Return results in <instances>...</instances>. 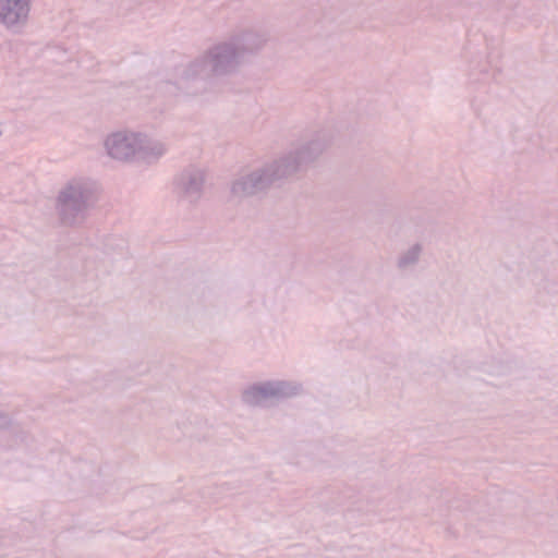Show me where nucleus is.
<instances>
[{"instance_id":"nucleus-3","label":"nucleus","mask_w":558,"mask_h":558,"mask_svg":"<svg viewBox=\"0 0 558 558\" xmlns=\"http://www.w3.org/2000/svg\"><path fill=\"white\" fill-rule=\"evenodd\" d=\"M99 196L98 184L86 178H74L64 184L56 198V210L63 226L83 223Z\"/></svg>"},{"instance_id":"nucleus-5","label":"nucleus","mask_w":558,"mask_h":558,"mask_svg":"<svg viewBox=\"0 0 558 558\" xmlns=\"http://www.w3.org/2000/svg\"><path fill=\"white\" fill-rule=\"evenodd\" d=\"M302 390V385L293 380H265L252 384L243 389L241 400L248 407L268 408L299 396Z\"/></svg>"},{"instance_id":"nucleus-4","label":"nucleus","mask_w":558,"mask_h":558,"mask_svg":"<svg viewBox=\"0 0 558 558\" xmlns=\"http://www.w3.org/2000/svg\"><path fill=\"white\" fill-rule=\"evenodd\" d=\"M105 147L111 158L121 161H128L136 155L143 158H158L166 151L160 142L151 141L140 133L122 131L109 135L105 141Z\"/></svg>"},{"instance_id":"nucleus-6","label":"nucleus","mask_w":558,"mask_h":558,"mask_svg":"<svg viewBox=\"0 0 558 558\" xmlns=\"http://www.w3.org/2000/svg\"><path fill=\"white\" fill-rule=\"evenodd\" d=\"M228 38L246 63L265 47L269 35L259 27H243L234 31Z\"/></svg>"},{"instance_id":"nucleus-9","label":"nucleus","mask_w":558,"mask_h":558,"mask_svg":"<svg viewBox=\"0 0 558 558\" xmlns=\"http://www.w3.org/2000/svg\"><path fill=\"white\" fill-rule=\"evenodd\" d=\"M0 428L10 430L13 446L27 445L31 440L28 432L2 410H0Z\"/></svg>"},{"instance_id":"nucleus-11","label":"nucleus","mask_w":558,"mask_h":558,"mask_svg":"<svg viewBox=\"0 0 558 558\" xmlns=\"http://www.w3.org/2000/svg\"><path fill=\"white\" fill-rule=\"evenodd\" d=\"M8 544L7 539L3 537L1 541H0V546H5Z\"/></svg>"},{"instance_id":"nucleus-7","label":"nucleus","mask_w":558,"mask_h":558,"mask_svg":"<svg viewBox=\"0 0 558 558\" xmlns=\"http://www.w3.org/2000/svg\"><path fill=\"white\" fill-rule=\"evenodd\" d=\"M206 175L196 167L184 169L175 179V192L181 202L195 205L203 195Z\"/></svg>"},{"instance_id":"nucleus-10","label":"nucleus","mask_w":558,"mask_h":558,"mask_svg":"<svg viewBox=\"0 0 558 558\" xmlns=\"http://www.w3.org/2000/svg\"><path fill=\"white\" fill-rule=\"evenodd\" d=\"M422 254V245L416 243L402 252L397 260V267L401 271L413 269L420 260Z\"/></svg>"},{"instance_id":"nucleus-1","label":"nucleus","mask_w":558,"mask_h":558,"mask_svg":"<svg viewBox=\"0 0 558 558\" xmlns=\"http://www.w3.org/2000/svg\"><path fill=\"white\" fill-rule=\"evenodd\" d=\"M331 141L332 133L329 130L312 133L289 151L235 179L231 185L232 195L253 196L305 172L330 146Z\"/></svg>"},{"instance_id":"nucleus-2","label":"nucleus","mask_w":558,"mask_h":558,"mask_svg":"<svg viewBox=\"0 0 558 558\" xmlns=\"http://www.w3.org/2000/svg\"><path fill=\"white\" fill-rule=\"evenodd\" d=\"M244 64L236 47L226 38L177 68L175 82H163L161 89L171 97L201 96L213 88L217 78L236 74Z\"/></svg>"},{"instance_id":"nucleus-8","label":"nucleus","mask_w":558,"mask_h":558,"mask_svg":"<svg viewBox=\"0 0 558 558\" xmlns=\"http://www.w3.org/2000/svg\"><path fill=\"white\" fill-rule=\"evenodd\" d=\"M33 0H0V24L10 31L24 27L29 19Z\"/></svg>"}]
</instances>
